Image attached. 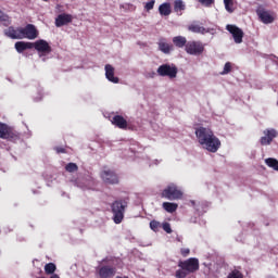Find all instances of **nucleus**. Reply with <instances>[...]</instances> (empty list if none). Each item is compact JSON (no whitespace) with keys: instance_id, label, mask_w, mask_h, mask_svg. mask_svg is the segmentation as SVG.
I'll return each mask as SVG.
<instances>
[{"instance_id":"18","label":"nucleus","mask_w":278,"mask_h":278,"mask_svg":"<svg viewBox=\"0 0 278 278\" xmlns=\"http://www.w3.org/2000/svg\"><path fill=\"white\" fill-rule=\"evenodd\" d=\"M112 125H115V127H118V129H127V119L123 117L122 115H115L113 116L111 121Z\"/></svg>"},{"instance_id":"14","label":"nucleus","mask_w":278,"mask_h":278,"mask_svg":"<svg viewBox=\"0 0 278 278\" xmlns=\"http://www.w3.org/2000/svg\"><path fill=\"white\" fill-rule=\"evenodd\" d=\"M98 275L100 278H112L114 275H116V268L104 265L99 268Z\"/></svg>"},{"instance_id":"23","label":"nucleus","mask_w":278,"mask_h":278,"mask_svg":"<svg viewBox=\"0 0 278 278\" xmlns=\"http://www.w3.org/2000/svg\"><path fill=\"white\" fill-rule=\"evenodd\" d=\"M162 206H163V210H165V212H168V214H173V212H177V207H179L177 203H172V202H164Z\"/></svg>"},{"instance_id":"40","label":"nucleus","mask_w":278,"mask_h":278,"mask_svg":"<svg viewBox=\"0 0 278 278\" xmlns=\"http://www.w3.org/2000/svg\"><path fill=\"white\" fill-rule=\"evenodd\" d=\"M116 278H129V277H127V276H124V277L117 276Z\"/></svg>"},{"instance_id":"25","label":"nucleus","mask_w":278,"mask_h":278,"mask_svg":"<svg viewBox=\"0 0 278 278\" xmlns=\"http://www.w3.org/2000/svg\"><path fill=\"white\" fill-rule=\"evenodd\" d=\"M0 23L4 27H10L12 25V21L10 20V15L3 13V11L0 10Z\"/></svg>"},{"instance_id":"20","label":"nucleus","mask_w":278,"mask_h":278,"mask_svg":"<svg viewBox=\"0 0 278 278\" xmlns=\"http://www.w3.org/2000/svg\"><path fill=\"white\" fill-rule=\"evenodd\" d=\"M15 49L17 53H23V51H27V49H34V42L17 41L15 42Z\"/></svg>"},{"instance_id":"32","label":"nucleus","mask_w":278,"mask_h":278,"mask_svg":"<svg viewBox=\"0 0 278 278\" xmlns=\"http://www.w3.org/2000/svg\"><path fill=\"white\" fill-rule=\"evenodd\" d=\"M227 278H244L242 271L238 269H233L231 273L228 274Z\"/></svg>"},{"instance_id":"35","label":"nucleus","mask_w":278,"mask_h":278,"mask_svg":"<svg viewBox=\"0 0 278 278\" xmlns=\"http://www.w3.org/2000/svg\"><path fill=\"white\" fill-rule=\"evenodd\" d=\"M201 5H204V8H212L214 5L215 0H198Z\"/></svg>"},{"instance_id":"3","label":"nucleus","mask_w":278,"mask_h":278,"mask_svg":"<svg viewBox=\"0 0 278 278\" xmlns=\"http://www.w3.org/2000/svg\"><path fill=\"white\" fill-rule=\"evenodd\" d=\"M125 210H127V201L116 200L111 205L113 222L115 225H121L125 218Z\"/></svg>"},{"instance_id":"39","label":"nucleus","mask_w":278,"mask_h":278,"mask_svg":"<svg viewBox=\"0 0 278 278\" xmlns=\"http://www.w3.org/2000/svg\"><path fill=\"white\" fill-rule=\"evenodd\" d=\"M54 151H56V153H66V148L63 147H55Z\"/></svg>"},{"instance_id":"5","label":"nucleus","mask_w":278,"mask_h":278,"mask_svg":"<svg viewBox=\"0 0 278 278\" xmlns=\"http://www.w3.org/2000/svg\"><path fill=\"white\" fill-rule=\"evenodd\" d=\"M188 55H203L205 52V45L199 40H190L185 48Z\"/></svg>"},{"instance_id":"38","label":"nucleus","mask_w":278,"mask_h":278,"mask_svg":"<svg viewBox=\"0 0 278 278\" xmlns=\"http://www.w3.org/2000/svg\"><path fill=\"white\" fill-rule=\"evenodd\" d=\"M180 255H181L182 257H188V256L190 255V249H188V248H181V249H180Z\"/></svg>"},{"instance_id":"12","label":"nucleus","mask_w":278,"mask_h":278,"mask_svg":"<svg viewBox=\"0 0 278 278\" xmlns=\"http://www.w3.org/2000/svg\"><path fill=\"white\" fill-rule=\"evenodd\" d=\"M33 49H36V51H38L39 53L45 54L51 53L52 51L51 46L45 39H39L33 42Z\"/></svg>"},{"instance_id":"29","label":"nucleus","mask_w":278,"mask_h":278,"mask_svg":"<svg viewBox=\"0 0 278 278\" xmlns=\"http://www.w3.org/2000/svg\"><path fill=\"white\" fill-rule=\"evenodd\" d=\"M56 266L53 263H48L45 265V273L46 275H53L56 270Z\"/></svg>"},{"instance_id":"2","label":"nucleus","mask_w":278,"mask_h":278,"mask_svg":"<svg viewBox=\"0 0 278 278\" xmlns=\"http://www.w3.org/2000/svg\"><path fill=\"white\" fill-rule=\"evenodd\" d=\"M178 268L175 273L176 278H186L189 275L197 273L200 268L199 258L190 257L186 261L178 262Z\"/></svg>"},{"instance_id":"13","label":"nucleus","mask_w":278,"mask_h":278,"mask_svg":"<svg viewBox=\"0 0 278 278\" xmlns=\"http://www.w3.org/2000/svg\"><path fill=\"white\" fill-rule=\"evenodd\" d=\"M4 36L11 38L12 40H23L21 27L15 29L13 26H10L9 28L4 29Z\"/></svg>"},{"instance_id":"17","label":"nucleus","mask_w":278,"mask_h":278,"mask_svg":"<svg viewBox=\"0 0 278 278\" xmlns=\"http://www.w3.org/2000/svg\"><path fill=\"white\" fill-rule=\"evenodd\" d=\"M104 71L106 79L110 80L112 84H118V81H121L118 77L114 76V66L106 64Z\"/></svg>"},{"instance_id":"24","label":"nucleus","mask_w":278,"mask_h":278,"mask_svg":"<svg viewBox=\"0 0 278 278\" xmlns=\"http://www.w3.org/2000/svg\"><path fill=\"white\" fill-rule=\"evenodd\" d=\"M159 49L162 51V53L168 54L170 51H173V45L166 41H160Z\"/></svg>"},{"instance_id":"4","label":"nucleus","mask_w":278,"mask_h":278,"mask_svg":"<svg viewBox=\"0 0 278 278\" xmlns=\"http://www.w3.org/2000/svg\"><path fill=\"white\" fill-rule=\"evenodd\" d=\"M161 197L162 199H167V201H179L184 199V191L172 182L163 189Z\"/></svg>"},{"instance_id":"37","label":"nucleus","mask_w":278,"mask_h":278,"mask_svg":"<svg viewBox=\"0 0 278 278\" xmlns=\"http://www.w3.org/2000/svg\"><path fill=\"white\" fill-rule=\"evenodd\" d=\"M153 8H155V0H151V1L147 2L144 5V10L147 12H151V10H153Z\"/></svg>"},{"instance_id":"6","label":"nucleus","mask_w":278,"mask_h":278,"mask_svg":"<svg viewBox=\"0 0 278 278\" xmlns=\"http://www.w3.org/2000/svg\"><path fill=\"white\" fill-rule=\"evenodd\" d=\"M156 73L160 75V77H168L169 79H175V77H177V73H179V70H177L175 64H163L159 66Z\"/></svg>"},{"instance_id":"41","label":"nucleus","mask_w":278,"mask_h":278,"mask_svg":"<svg viewBox=\"0 0 278 278\" xmlns=\"http://www.w3.org/2000/svg\"><path fill=\"white\" fill-rule=\"evenodd\" d=\"M153 75H155V73H152V77H153Z\"/></svg>"},{"instance_id":"10","label":"nucleus","mask_w":278,"mask_h":278,"mask_svg":"<svg viewBox=\"0 0 278 278\" xmlns=\"http://www.w3.org/2000/svg\"><path fill=\"white\" fill-rule=\"evenodd\" d=\"M22 40L27 38L28 40H36L38 38V29L34 24H27L24 28L21 27Z\"/></svg>"},{"instance_id":"36","label":"nucleus","mask_w":278,"mask_h":278,"mask_svg":"<svg viewBox=\"0 0 278 278\" xmlns=\"http://www.w3.org/2000/svg\"><path fill=\"white\" fill-rule=\"evenodd\" d=\"M161 227L166 233H173V228H170V224L168 222L161 224Z\"/></svg>"},{"instance_id":"33","label":"nucleus","mask_w":278,"mask_h":278,"mask_svg":"<svg viewBox=\"0 0 278 278\" xmlns=\"http://www.w3.org/2000/svg\"><path fill=\"white\" fill-rule=\"evenodd\" d=\"M175 12H181V10H185L184 1L177 0L174 4Z\"/></svg>"},{"instance_id":"7","label":"nucleus","mask_w":278,"mask_h":278,"mask_svg":"<svg viewBox=\"0 0 278 278\" xmlns=\"http://www.w3.org/2000/svg\"><path fill=\"white\" fill-rule=\"evenodd\" d=\"M278 137V131L275 128H266L263 130V137L260 139V144L262 147H269L273 144V140Z\"/></svg>"},{"instance_id":"9","label":"nucleus","mask_w":278,"mask_h":278,"mask_svg":"<svg viewBox=\"0 0 278 278\" xmlns=\"http://www.w3.org/2000/svg\"><path fill=\"white\" fill-rule=\"evenodd\" d=\"M226 29L229 31V34H231L236 45H241L242 39L244 38V31L233 24L226 25Z\"/></svg>"},{"instance_id":"26","label":"nucleus","mask_w":278,"mask_h":278,"mask_svg":"<svg viewBox=\"0 0 278 278\" xmlns=\"http://www.w3.org/2000/svg\"><path fill=\"white\" fill-rule=\"evenodd\" d=\"M265 164H267L269 166V168H274V170L278 172V161H277V159H273V157L266 159Z\"/></svg>"},{"instance_id":"30","label":"nucleus","mask_w":278,"mask_h":278,"mask_svg":"<svg viewBox=\"0 0 278 278\" xmlns=\"http://www.w3.org/2000/svg\"><path fill=\"white\" fill-rule=\"evenodd\" d=\"M65 170L67 173H77L79 170V166H77L76 163H68L66 166H65Z\"/></svg>"},{"instance_id":"1","label":"nucleus","mask_w":278,"mask_h":278,"mask_svg":"<svg viewBox=\"0 0 278 278\" xmlns=\"http://www.w3.org/2000/svg\"><path fill=\"white\" fill-rule=\"evenodd\" d=\"M195 136L199 144L210 153H216L220 149V139L214 135V131L206 127H199L195 129Z\"/></svg>"},{"instance_id":"19","label":"nucleus","mask_w":278,"mask_h":278,"mask_svg":"<svg viewBox=\"0 0 278 278\" xmlns=\"http://www.w3.org/2000/svg\"><path fill=\"white\" fill-rule=\"evenodd\" d=\"M188 30L192 31V34H202V35L210 34V28H205L197 23L189 25Z\"/></svg>"},{"instance_id":"31","label":"nucleus","mask_w":278,"mask_h":278,"mask_svg":"<svg viewBox=\"0 0 278 278\" xmlns=\"http://www.w3.org/2000/svg\"><path fill=\"white\" fill-rule=\"evenodd\" d=\"M160 227H162V224L155 219L150 222V229H152V231H160Z\"/></svg>"},{"instance_id":"28","label":"nucleus","mask_w":278,"mask_h":278,"mask_svg":"<svg viewBox=\"0 0 278 278\" xmlns=\"http://www.w3.org/2000/svg\"><path fill=\"white\" fill-rule=\"evenodd\" d=\"M225 10L229 12V14H233V0H224Z\"/></svg>"},{"instance_id":"27","label":"nucleus","mask_w":278,"mask_h":278,"mask_svg":"<svg viewBox=\"0 0 278 278\" xmlns=\"http://www.w3.org/2000/svg\"><path fill=\"white\" fill-rule=\"evenodd\" d=\"M265 164H267L269 166V168H274V170L278 172V161H277V159H273V157L266 159Z\"/></svg>"},{"instance_id":"15","label":"nucleus","mask_w":278,"mask_h":278,"mask_svg":"<svg viewBox=\"0 0 278 278\" xmlns=\"http://www.w3.org/2000/svg\"><path fill=\"white\" fill-rule=\"evenodd\" d=\"M68 23H73V15L71 14L63 13L55 18V27H64Z\"/></svg>"},{"instance_id":"8","label":"nucleus","mask_w":278,"mask_h":278,"mask_svg":"<svg viewBox=\"0 0 278 278\" xmlns=\"http://www.w3.org/2000/svg\"><path fill=\"white\" fill-rule=\"evenodd\" d=\"M0 138L2 140H16L18 138V132L14 128L8 126L0 122Z\"/></svg>"},{"instance_id":"16","label":"nucleus","mask_w":278,"mask_h":278,"mask_svg":"<svg viewBox=\"0 0 278 278\" xmlns=\"http://www.w3.org/2000/svg\"><path fill=\"white\" fill-rule=\"evenodd\" d=\"M256 14L258 18H261L262 23H265V25H268L275 21V17H273V15H270V13L264 9H257Z\"/></svg>"},{"instance_id":"42","label":"nucleus","mask_w":278,"mask_h":278,"mask_svg":"<svg viewBox=\"0 0 278 278\" xmlns=\"http://www.w3.org/2000/svg\"><path fill=\"white\" fill-rule=\"evenodd\" d=\"M43 1H49V0H43Z\"/></svg>"},{"instance_id":"11","label":"nucleus","mask_w":278,"mask_h":278,"mask_svg":"<svg viewBox=\"0 0 278 278\" xmlns=\"http://www.w3.org/2000/svg\"><path fill=\"white\" fill-rule=\"evenodd\" d=\"M100 177L104 184H109L111 186L118 184V175H116L114 170L104 169L101 172Z\"/></svg>"},{"instance_id":"34","label":"nucleus","mask_w":278,"mask_h":278,"mask_svg":"<svg viewBox=\"0 0 278 278\" xmlns=\"http://www.w3.org/2000/svg\"><path fill=\"white\" fill-rule=\"evenodd\" d=\"M231 72V62H226L224 65L223 72H220V75H229Z\"/></svg>"},{"instance_id":"21","label":"nucleus","mask_w":278,"mask_h":278,"mask_svg":"<svg viewBox=\"0 0 278 278\" xmlns=\"http://www.w3.org/2000/svg\"><path fill=\"white\" fill-rule=\"evenodd\" d=\"M174 47H177V49H186V45H188V39L184 36H176L172 39Z\"/></svg>"},{"instance_id":"22","label":"nucleus","mask_w":278,"mask_h":278,"mask_svg":"<svg viewBox=\"0 0 278 278\" xmlns=\"http://www.w3.org/2000/svg\"><path fill=\"white\" fill-rule=\"evenodd\" d=\"M172 13L170 2H164L159 7V14H161V16H170Z\"/></svg>"}]
</instances>
